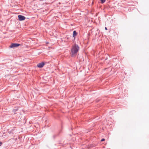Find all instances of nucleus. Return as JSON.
<instances>
[{"label": "nucleus", "mask_w": 149, "mask_h": 149, "mask_svg": "<svg viewBox=\"0 0 149 149\" xmlns=\"http://www.w3.org/2000/svg\"><path fill=\"white\" fill-rule=\"evenodd\" d=\"M79 47L77 45H75L72 46L71 49V55L72 56H74L77 53Z\"/></svg>", "instance_id": "f257e3e1"}, {"label": "nucleus", "mask_w": 149, "mask_h": 149, "mask_svg": "<svg viewBox=\"0 0 149 149\" xmlns=\"http://www.w3.org/2000/svg\"><path fill=\"white\" fill-rule=\"evenodd\" d=\"M18 17L19 21H22L24 20L25 19V17L22 15H18Z\"/></svg>", "instance_id": "f03ea898"}, {"label": "nucleus", "mask_w": 149, "mask_h": 149, "mask_svg": "<svg viewBox=\"0 0 149 149\" xmlns=\"http://www.w3.org/2000/svg\"><path fill=\"white\" fill-rule=\"evenodd\" d=\"M77 33L75 31H73V36L74 37L77 35Z\"/></svg>", "instance_id": "39448f33"}, {"label": "nucleus", "mask_w": 149, "mask_h": 149, "mask_svg": "<svg viewBox=\"0 0 149 149\" xmlns=\"http://www.w3.org/2000/svg\"><path fill=\"white\" fill-rule=\"evenodd\" d=\"M105 141V139H102L101 140V141Z\"/></svg>", "instance_id": "0eeeda50"}, {"label": "nucleus", "mask_w": 149, "mask_h": 149, "mask_svg": "<svg viewBox=\"0 0 149 149\" xmlns=\"http://www.w3.org/2000/svg\"><path fill=\"white\" fill-rule=\"evenodd\" d=\"M44 63L43 62H42L41 63L38 64L37 65V67L39 68H42L44 66Z\"/></svg>", "instance_id": "7ed1b4c3"}, {"label": "nucleus", "mask_w": 149, "mask_h": 149, "mask_svg": "<svg viewBox=\"0 0 149 149\" xmlns=\"http://www.w3.org/2000/svg\"><path fill=\"white\" fill-rule=\"evenodd\" d=\"M2 144V143L1 142H0V146H1Z\"/></svg>", "instance_id": "6e6552de"}, {"label": "nucleus", "mask_w": 149, "mask_h": 149, "mask_svg": "<svg viewBox=\"0 0 149 149\" xmlns=\"http://www.w3.org/2000/svg\"><path fill=\"white\" fill-rule=\"evenodd\" d=\"M101 2V3H104L105 1L106 0H100Z\"/></svg>", "instance_id": "423d86ee"}, {"label": "nucleus", "mask_w": 149, "mask_h": 149, "mask_svg": "<svg viewBox=\"0 0 149 149\" xmlns=\"http://www.w3.org/2000/svg\"><path fill=\"white\" fill-rule=\"evenodd\" d=\"M20 45L19 44L13 43L10 46V47L11 48H13L15 47L19 46Z\"/></svg>", "instance_id": "20e7f679"}, {"label": "nucleus", "mask_w": 149, "mask_h": 149, "mask_svg": "<svg viewBox=\"0 0 149 149\" xmlns=\"http://www.w3.org/2000/svg\"><path fill=\"white\" fill-rule=\"evenodd\" d=\"M105 29L106 30H107V28L106 27H105Z\"/></svg>", "instance_id": "1a4fd4ad"}]
</instances>
